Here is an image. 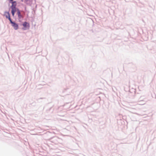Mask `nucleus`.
<instances>
[{
	"mask_svg": "<svg viewBox=\"0 0 156 156\" xmlns=\"http://www.w3.org/2000/svg\"><path fill=\"white\" fill-rule=\"evenodd\" d=\"M17 14L19 19H21L23 18V16L21 14L20 12L19 9L17 10Z\"/></svg>",
	"mask_w": 156,
	"mask_h": 156,
	"instance_id": "20e7f679",
	"label": "nucleus"
},
{
	"mask_svg": "<svg viewBox=\"0 0 156 156\" xmlns=\"http://www.w3.org/2000/svg\"><path fill=\"white\" fill-rule=\"evenodd\" d=\"M10 22L12 24V26L15 30H16L18 28V25L17 24L13 22L12 20L11 21H10Z\"/></svg>",
	"mask_w": 156,
	"mask_h": 156,
	"instance_id": "f03ea898",
	"label": "nucleus"
},
{
	"mask_svg": "<svg viewBox=\"0 0 156 156\" xmlns=\"http://www.w3.org/2000/svg\"><path fill=\"white\" fill-rule=\"evenodd\" d=\"M21 1H22V2H23V0H21Z\"/></svg>",
	"mask_w": 156,
	"mask_h": 156,
	"instance_id": "6e6552de",
	"label": "nucleus"
},
{
	"mask_svg": "<svg viewBox=\"0 0 156 156\" xmlns=\"http://www.w3.org/2000/svg\"><path fill=\"white\" fill-rule=\"evenodd\" d=\"M23 25L24 27V30H26V29H29L30 27V25L29 23L25 22H24L23 24Z\"/></svg>",
	"mask_w": 156,
	"mask_h": 156,
	"instance_id": "f257e3e1",
	"label": "nucleus"
},
{
	"mask_svg": "<svg viewBox=\"0 0 156 156\" xmlns=\"http://www.w3.org/2000/svg\"><path fill=\"white\" fill-rule=\"evenodd\" d=\"M11 13L12 15L13 16H14L15 12L17 11V10L18 9L16 7H11Z\"/></svg>",
	"mask_w": 156,
	"mask_h": 156,
	"instance_id": "7ed1b4c3",
	"label": "nucleus"
},
{
	"mask_svg": "<svg viewBox=\"0 0 156 156\" xmlns=\"http://www.w3.org/2000/svg\"><path fill=\"white\" fill-rule=\"evenodd\" d=\"M5 15L6 18L8 19L10 21H11L12 20L10 18V14L9 12H5Z\"/></svg>",
	"mask_w": 156,
	"mask_h": 156,
	"instance_id": "39448f33",
	"label": "nucleus"
},
{
	"mask_svg": "<svg viewBox=\"0 0 156 156\" xmlns=\"http://www.w3.org/2000/svg\"><path fill=\"white\" fill-rule=\"evenodd\" d=\"M10 2H12L13 0H9Z\"/></svg>",
	"mask_w": 156,
	"mask_h": 156,
	"instance_id": "0eeeda50",
	"label": "nucleus"
},
{
	"mask_svg": "<svg viewBox=\"0 0 156 156\" xmlns=\"http://www.w3.org/2000/svg\"><path fill=\"white\" fill-rule=\"evenodd\" d=\"M12 5L11 7H16L17 3L16 1L11 2Z\"/></svg>",
	"mask_w": 156,
	"mask_h": 156,
	"instance_id": "423d86ee",
	"label": "nucleus"
}]
</instances>
